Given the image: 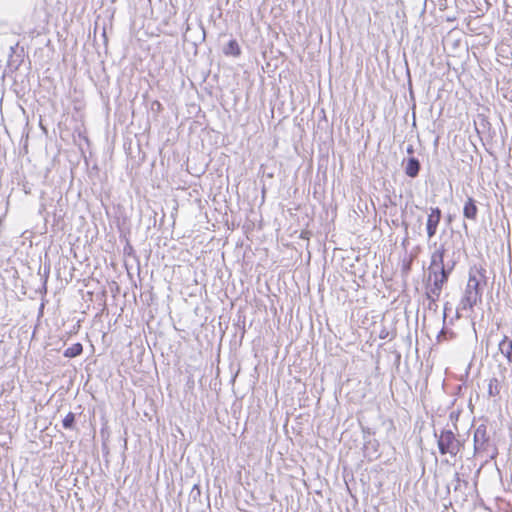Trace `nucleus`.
Returning a JSON list of instances; mask_svg holds the SVG:
<instances>
[{
  "instance_id": "obj_18",
  "label": "nucleus",
  "mask_w": 512,
  "mask_h": 512,
  "mask_svg": "<svg viewBox=\"0 0 512 512\" xmlns=\"http://www.w3.org/2000/svg\"><path fill=\"white\" fill-rule=\"evenodd\" d=\"M407 152H408V153H413V147H412V146H409V147L407 148Z\"/></svg>"
},
{
  "instance_id": "obj_15",
  "label": "nucleus",
  "mask_w": 512,
  "mask_h": 512,
  "mask_svg": "<svg viewBox=\"0 0 512 512\" xmlns=\"http://www.w3.org/2000/svg\"><path fill=\"white\" fill-rule=\"evenodd\" d=\"M452 334H453L452 332H449V331H447L445 329H442L440 331V333L438 334L437 339H438L439 342L442 341V340H447L448 339V335L451 336Z\"/></svg>"
},
{
  "instance_id": "obj_10",
  "label": "nucleus",
  "mask_w": 512,
  "mask_h": 512,
  "mask_svg": "<svg viewBox=\"0 0 512 512\" xmlns=\"http://www.w3.org/2000/svg\"><path fill=\"white\" fill-rule=\"evenodd\" d=\"M226 55L239 56L241 53L240 47L236 40H230L227 46L224 48Z\"/></svg>"
},
{
  "instance_id": "obj_7",
  "label": "nucleus",
  "mask_w": 512,
  "mask_h": 512,
  "mask_svg": "<svg viewBox=\"0 0 512 512\" xmlns=\"http://www.w3.org/2000/svg\"><path fill=\"white\" fill-rule=\"evenodd\" d=\"M499 352L507 359L508 363H512V340L504 335L498 343Z\"/></svg>"
},
{
  "instance_id": "obj_9",
  "label": "nucleus",
  "mask_w": 512,
  "mask_h": 512,
  "mask_svg": "<svg viewBox=\"0 0 512 512\" xmlns=\"http://www.w3.org/2000/svg\"><path fill=\"white\" fill-rule=\"evenodd\" d=\"M420 171V162L418 159L411 157L407 160L405 164V173L407 176L411 178H415Z\"/></svg>"
},
{
  "instance_id": "obj_14",
  "label": "nucleus",
  "mask_w": 512,
  "mask_h": 512,
  "mask_svg": "<svg viewBox=\"0 0 512 512\" xmlns=\"http://www.w3.org/2000/svg\"><path fill=\"white\" fill-rule=\"evenodd\" d=\"M452 269H453V267L446 268L444 265L443 267L436 270L441 275L440 278H441L443 284H445L448 281V278H449V275H450Z\"/></svg>"
},
{
  "instance_id": "obj_3",
  "label": "nucleus",
  "mask_w": 512,
  "mask_h": 512,
  "mask_svg": "<svg viewBox=\"0 0 512 512\" xmlns=\"http://www.w3.org/2000/svg\"><path fill=\"white\" fill-rule=\"evenodd\" d=\"M474 449L476 453L494 455L495 448L491 444L487 427L484 424L479 425L474 432Z\"/></svg>"
},
{
  "instance_id": "obj_2",
  "label": "nucleus",
  "mask_w": 512,
  "mask_h": 512,
  "mask_svg": "<svg viewBox=\"0 0 512 512\" xmlns=\"http://www.w3.org/2000/svg\"><path fill=\"white\" fill-rule=\"evenodd\" d=\"M435 436L438 438V448L442 455L455 456L460 451V442L451 430H442L439 435L435 433Z\"/></svg>"
},
{
  "instance_id": "obj_12",
  "label": "nucleus",
  "mask_w": 512,
  "mask_h": 512,
  "mask_svg": "<svg viewBox=\"0 0 512 512\" xmlns=\"http://www.w3.org/2000/svg\"><path fill=\"white\" fill-rule=\"evenodd\" d=\"M467 485H468V482L465 481V480H462L460 478V474L459 473H455L454 477H453V479L451 481V484L448 486V488H450V486H453V490L455 492H457V491H461L463 486L467 487Z\"/></svg>"
},
{
  "instance_id": "obj_11",
  "label": "nucleus",
  "mask_w": 512,
  "mask_h": 512,
  "mask_svg": "<svg viewBox=\"0 0 512 512\" xmlns=\"http://www.w3.org/2000/svg\"><path fill=\"white\" fill-rule=\"evenodd\" d=\"M82 350V345L80 343H75L72 346L68 347L63 354L65 357L73 358L80 355L82 353Z\"/></svg>"
},
{
  "instance_id": "obj_16",
  "label": "nucleus",
  "mask_w": 512,
  "mask_h": 512,
  "mask_svg": "<svg viewBox=\"0 0 512 512\" xmlns=\"http://www.w3.org/2000/svg\"><path fill=\"white\" fill-rule=\"evenodd\" d=\"M499 387L500 386H488V394L490 396H496L499 394Z\"/></svg>"
},
{
  "instance_id": "obj_4",
  "label": "nucleus",
  "mask_w": 512,
  "mask_h": 512,
  "mask_svg": "<svg viewBox=\"0 0 512 512\" xmlns=\"http://www.w3.org/2000/svg\"><path fill=\"white\" fill-rule=\"evenodd\" d=\"M440 276L441 275L438 271L428 270L429 284L427 285L426 295L431 302H436L439 299L442 288L444 286Z\"/></svg>"
},
{
  "instance_id": "obj_1",
  "label": "nucleus",
  "mask_w": 512,
  "mask_h": 512,
  "mask_svg": "<svg viewBox=\"0 0 512 512\" xmlns=\"http://www.w3.org/2000/svg\"><path fill=\"white\" fill-rule=\"evenodd\" d=\"M483 276L477 269H471L469 272V279L460 301V308L462 310H471L479 301H481L482 292L480 283Z\"/></svg>"
},
{
  "instance_id": "obj_13",
  "label": "nucleus",
  "mask_w": 512,
  "mask_h": 512,
  "mask_svg": "<svg viewBox=\"0 0 512 512\" xmlns=\"http://www.w3.org/2000/svg\"><path fill=\"white\" fill-rule=\"evenodd\" d=\"M75 415L69 412L63 419L62 425L65 429H72L74 427Z\"/></svg>"
},
{
  "instance_id": "obj_17",
  "label": "nucleus",
  "mask_w": 512,
  "mask_h": 512,
  "mask_svg": "<svg viewBox=\"0 0 512 512\" xmlns=\"http://www.w3.org/2000/svg\"><path fill=\"white\" fill-rule=\"evenodd\" d=\"M386 337H387V333H385V331H382V332L380 333V338L384 339V338H386Z\"/></svg>"
},
{
  "instance_id": "obj_5",
  "label": "nucleus",
  "mask_w": 512,
  "mask_h": 512,
  "mask_svg": "<svg viewBox=\"0 0 512 512\" xmlns=\"http://www.w3.org/2000/svg\"><path fill=\"white\" fill-rule=\"evenodd\" d=\"M442 212L438 207L430 208V214L427 218L426 231L429 239L433 238L437 233L438 225L441 221Z\"/></svg>"
},
{
  "instance_id": "obj_6",
  "label": "nucleus",
  "mask_w": 512,
  "mask_h": 512,
  "mask_svg": "<svg viewBox=\"0 0 512 512\" xmlns=\"http://www.w3.org/2000/svg\"><path fill=\"white\" fill-rule=\"evenodd\" d=\"M445 248L443 244L435 245V250L431 254V261L428 270H437L444 266Z\"/></svg>"
},
{
  "instance_id": "obj_8",
  "label": "nucleus",
  "mask_w": 512,
  "mask_h": 512,
  "mask_svg": "<svg viewBox=\"0 0 512 512\" xmlns=\"http://www.w3.org/2000/svg\"><path fill=\"white\" fill-rule=\"evenodd\" d=\"M477 212H478V208L475 204L474 199L469 197L467 199V201L465 202V205L463 208L464 217L474 221V220H476Z\"/></svg>"
}]
</instances>
